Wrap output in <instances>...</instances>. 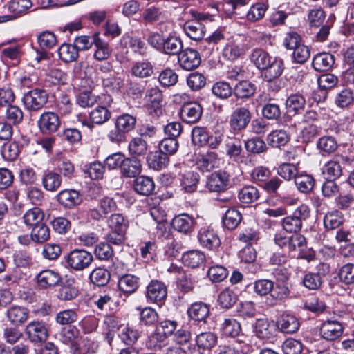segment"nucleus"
<instances>
[{
  "mask_svg": "<svg viewBox=\"0 0 354 354\" xmlns=\"http://www.w3.org/2000/svg\"><path fill=\"white\" fill-rule=\"evenodd\" d=\"M111 231L106 235V240L111 244L121 245L124 240L128 222L120 214H113L108 220Z\"/></svg>",
  "mask_w": 354,
  "mask_h": 354,
  "instance_id": "obj_1",
  "label": "nucleus"
},
{
  "mask_svg": "<svg viewBox=\"0 0 354 354\" xmlns=\"http://www.w3.org/2000/svg\"><path fill=\"white\" fill-rule=\"evenodd\" d=\"M308 205L301 204L297 207L291 215L287 216L281 221L283 229L288 233L299 232L303 226V222L310 216Z\"/></svg>",
  "mask_w": 354,
  "mask_h": 354,
  "instance_id": "obj_2",
  "label": "nucleus"
},
{
  "mask_svg": "<svg viewBox=\"0 0 354 354\" xmlns=\"http://www.w3.org/2000/svg\"><path fill=\"white\" fill-rule=\"evenodd\" d=\"M66 266L75 271L88 268L93 261L92 254L85 250L74 249L65 257Z\"/></svg>",
  "mask_w": 354,
  "mask_h": 354,
  "instance_id": "obj_3",
  "label": "nucleus"
},
{
  "mask_svg": "<svg viewBox=\"0 0 354 354\" xmlns=\"http://www.w3.org/2000/svg\"><path fill=\"white\" fill-rule=\"evenodd\" d=\"M48 95L43 89L35 88L24 94L22 101L25 108L30 111H37L47 103Z\"/></svg>",
  "mask_w": 354,
  "mask_h": 354,
  "instance_id": "obj_4",
  "label": "nucleus"
},
{
  "mask_svg": "<svg viewBox=\"0 0 354 354\" xmlns=\"http://www.w3.org/2000/svg\"><path fill=\"white\" fill-rule=\"evenodd\" d=\"M167 296V286L160 281L153 279L146 287L145 297L148 303L162 305Z\"/></svg>",
  "mask_w": 354,
  "mask_h": 354,
  "instance_id": "obj_5",
  "label": "nucleus"
},
{
  "mask_svg": "<svg viewBox=\"0 0 354 354\" xmlns=\"http://www.w3.org/2000/svg\"><path fill=\"white\" fill-rule=\"evenodd\" d=\"M344 326L338 319L331 318L324 321L320 326L321 337L327 341L339 339L343 334Z\"/></svg>",
  "mask_w": 354,
  "mask_h": 354,
  "instance_id": "obj_6",
  "label": "nucleus"
},
{
  "mask_svg": "<svg viewBox=\"0 0 354 354\" xmlns=\"http://www.w3.org/2000/svg\"><path fill=\"white\" fill-rule=\"evenodd\" d=\"M252 118V113L248 108L240 106L235 109L230 115L229 124L234 132L245 129Z\"/></svg>",
  "mask_w": 354,
  "mask_h": 354,
  "instance_id": "obj_7",
  "label": "nucleus"
},
{
  "mask_svg": "<svg viewBox=\"0 0 354 354\" xmlns=\"http://www.w3.org/2000/svg\"><path fill=\"white\" fill-rule=\"evenodd\" d=\"M25 334L32 343H41L48 337V329L46 324L41 321L29 322L25 329Z\"/></svg>",
  "mask_w": 354,
  "mask_h": 354,
  "instance_id": "obj_8",
  "label": "nucleus"
},
{
  "mask_svg": "<svg viewBox=\"0 0 354 354\" xmlns=\"http://www.w3.org/2000/svg\"><path fill=\"white\" fill-rule=\"evenodd\" d=\"M253 332L257 338L270 340L277 335V326L272 320L265 318L258 319L254 325Z\"/></svg>",
  "mask_w": 354,
  "mask_h": 354,
  "instance_id": "obj_9",
  "label": "nucleus"
},
{
  "mask_svg": "<svg viewBox=\"0 0 354 354\" xmlns=\"http://www.w3.org/2000/svg\"><path fill=\"white\" fill-rule=\"evenodd\" d=\"M247 46L243 39L239 37L229 41L224 46L223 57L229 61H234L245 55Z\"/></svg>",
  "mask_w": 354,
  "mask_h": 354,
  "instance_id": "obj_10",
  "label": "nucleus"
},
{
  "mask_svg": "<svg viewBox=\"0 0 354 354\" xmlns=\"http://www.w3.org/2000/svg\"><path fill=\"white\" fill-rule=\"evenodd\" d=\"M59 126V118L58 115L54 112L47 111L43 113L38 120V127L44 134L56 132Z\"/></svg>",
  "mask_w": 354,
  "mask_h": 354,
  "instance_id": "obj_11",
  "label": "nucleus"
},
{
  "mask_svg": "<svg viewBox=\"0 0 354 354\" xmlns=\"http://www.w3.org/2000/svg\"><path fill=\"white\" fill-rule=\"evenodd\" d=\"M178 61L185 70L191 71L196 68L201 62L198 52L192 48H186L178 55Z\"/></svg>",
  "mask_w": 354,
  "mask_h": 354,
  "instance_id": "obj_12",
  "label": "nucleus"
},
{
  "mask_svg": "<svg viewBox=\"0 0 354 354\" xmlns=\"http://www.w3.org/2000/svg\"><path fill=\"white\" fill-rule=\"evenodd\" d=\"M30 0H12L8 4V10L10 12L9 15L1 17L2 20L0 22H5L10 19H15L24 14L32 7Z\"/></svg>",
  "mask_w": 354,
  "mask_h": 354,
  "instance_id": "obj_13",
  "label": "nucleus"
},
{
  "mask_svg": "<svg viewBox=\"0 0 354 354\" xmlns=\"http://www.w3.org/2000/svg\"><path fill=\"white\" fill-rule=\"evenodd\" d=\"M202 112V107L198 103H186L181 108L180 118L186 123H195L201 118Z\"/></svg>",
  "mask_w": 354,
  "mask_h": 354,
  "instance_id": "obj_14",
  "label": "nucleus"
},
{
  "mask_svg": "<svg viewBox=\"0 0 354 354\" xmlns=\"http://www.w3.org/2000/svg\"><path fill=\"white\" fill-rule=\"evenodd\" d=\"M229 183V175L223 171L212 174L207 178V187L211 192H219L226 189Z\"/></svg>",
  "mask_w": 354,
  "mask_h": 354,
  "instance_id": "obj_15",
  "label": "nucleus"
},
{
  "mask_svg": "<svg viewBox=\"0 0 354 354\" xmlns=\"http://www.w3.org/2000/svg\"><path fill=\"white\" fill-rule=\"evenodd\" d=\"M198 239L201 245L208 249L217 248L221 243L217 233L209 227H202L198 232Z\"/></svg>",
  "mask_w": 354,
  "mask_h": 354,
  "instance_id": "obj_16",
  "label": "nucleus"
},
{
  "mask_svg": "<svg viewBox=\"0 0 354 354\" xmlns=\"http://www.w3.org/2000/svg\"><path fill=\"white\" fill-rule=\"evenodd\" d=\"M142 171L140 161L136 158H125L120 168V174L125 178H134Z\"/></svg>",
  "mask_w": 354,
  "mask_h": 354,
  "instance_id": "obj_17",
  "label": "nucleus"
},
{
  "mask_svg": "<svg viewBox=\"0 0 354 354\" xmlns=\"http://www.w3.org/2000/svg\"><path fill=\"white\" fill-rule=\"evenodd\" d=\"M6 315L12 324L19 326L28 320L29 310L23 306H12L8 309Z\"/></svg>",
  "mask_w": 354,
  "mask_h": 354,
  "instance_id": "obj_18",
  "label": "nucleus"
},
{
  "mask_svg": "<svg viewBox=\"0 0 354 354\" xmlns=\"http://www.w3.org/2000/svg\"><path fill=\"white\" fill-rule=\"evenodd\" d=\"M139 284V277L130 274L122 275L118 282L120 290L127 295H131L135 292L138 288Z\"/></svg>",
  "mask_w": 354,
  "mask_h": 354,
  "instance_id": "obj_19",
  "label": "nucleus"
},
{
  "mask_svg": "<svg viewBox=\"0 0 354 354\" xmlns=\"http://www.w3.org/2000/svg\"><path fill=\"white\" fill-rule=\"evenodd\" d=\"M183 30L187 36L193 40L203 38L205 34V26L198 21H187L183 25Z\"/></svg>",
  "mask_w": 354,
  "mask_h": 354,
  "instance_id": "obj_20",
  "label": "nucleus"
},
{
  "mask_svg": "<svg viewBox=\"0 0 354 354\" xmlns=\"http://www.w3.org/2000/svg\"><path fill=\"white\" fill-rule=\"evenodd\" d=\"M133 189L140 195L149 196L153 192L155 183L151 178L140 176L133 181Z\"/></svg>",
  "mask_w": 354,
  "mask_h": 354,
  "instance_id": "obj_21",
  "label": "nucleus"
},
{
  "mask_svg": "<svg viewBox=\"0 0 354 354\" xmlns=\"http://www.w3.org/2000/svg\"><path fill=\"white\" fill-rule=\"evenodd\" d=\"M194 224V219L187 214L176 216L171 222V225L174 230L185 234L192 232Z\"/></svg>",
  "mask_w": 354,
  "mask_h": 354,
  "instance_id": "obj_22",
  "label": "nucleus"
},
{
  "mask_svg": "<svg viewBox=\"0 0 354 354\" xmlns=\"http://www.w3.org/2000/svg\"><path fill=\"white\" fill-rule=\"evenodd\" d=\"M187 313L192 319L205 322L209 315V307L203 302H195L189 306Z\"/></svg>",
  "mask_w": 354,
  "mask_h": 354,
  "instance_id": "obj_23",
  "label": "nucleus"
},
{
  "mask_svg": "<svg viewBox=\"0 0 354 354\" xmlns=\"http://www.w3.org/2000/svg\"><path fill=\"white\" fill-rule=\"evenodd\" d=\"M57 200L61 205L66 208H72L82 201L79 192L75 189L62 190L57 195Z\"/></svg>",
  "mask_w": 354,
  "mask_h": 354,
  "instance_id": "obj_24",
  "label": "nucleus"
},
{
  "mask_svg": "<svg viewBox=\"0 0 354 354\" xmlns=\"http://www.w3.org/2000/svg\"><path fill=\"white\" fill-rule=\"evenodd\" d=\"M277 328L284 333H294L299 330V322L296 317L290 314H284L277 321Z\"/></svg>",
  "mask_w": 354,
  "mask_h": 354,
  "instance_id": "obj_25",
  "label": "nucleus"
},
{
  "mask_svg": "<svg viewBox=\"0 0 354 354\" xmlns=\"http://www.w3.org/2000/svg\"><path fill=\"white\" fill-rule=\"evenodd\" d=\"M272 58V57L262 48H254L250 55V62L260 71L268 67Z\"/></svg>",
  "mask_w": 354,
  "mask_h": 354,
  "instance_id": "obj_26",
  "label": "nucleus"
},
{
  "mask_svg": "<svg viewBox=\"0 0 354 354\" xmlns=\"http://www.w3.org/2000/svg\"><path fill=\"white\" fill-rule=\"evenodd\" d=\"M284 70V63L281 58L272 57L265 71V77L268 80H275L280 77Z\"/></svg>",
  "mask_w": 354,
  "mask_h": 354,
  "instance_id": "obj_27",
  "label": "nucleus"
},
{
  "mask_svg": "<svg viewBox=\"0 0 354 354\" xmlns=\"http://www.w3.org/2000/svg\"><path fill=\"white\" fill-rule=\"evenodd\" d=\"M196 164L202 171H209L217 167L218 164V155L213 151L201 154L198 157Z\"/></svg>",
  "mask_w": 354,
  "mask_h": 354,
  "instance_id": "obj_28",
  "label": "nucleus"
},
{
  "mask_svg": "<svg viewBox=\"0 0 354 354\" xmlns=\"http://www.w3.org/2000/svg\"><path fill=\"white\" fill-rule=\"evenodd\" d=\"M44 213L39 207H33L27 210L22 216L24 224L29 227H34L44 222Z\"/></svg>",
  "mask_w": 354,
  "mask_h": 354,
  "instance_id": "obj_29",
  "label": "nucleus"
},
{
  "mask_svg": "<svg viewBox=\"0 0 354 354\" xmlns=\"http://www.w3.org/2000/svg\"><path fill=\"white\" fill-rule=\"evenodd\" d=\"M344 222V216L337 209L328 211L324 217V225L327 230H333L341 226Z\"/></svg>",
  "mask_w": 354,
  "mask_h": 354,
  "instance_id": "obj_30",
  "label": "nucleus"
},
{
  "mask_svg": "<svg viewBox=\"0 0 354 354\" xmlns=\"http://www.w3.org/2000/svg\"><path fill=\"white\" fill-rule=\"evenodd\" d=\"M335 63V57L330 53H322L316 55L313 59V66L317 71L330 69Z\"/></svg>",
  "mask_w": 354,
  "mask_h": 354,
  "instance_id": "obj_31",
  "label": "nucleus"
},
{
  "mask_svg": "<svg viewBox=\"0 0 354 354\" xmlns=\"http://www.w3.org/2000/svg\"><path fill=\"white\" fill-rule=\"evenodd\" d=\"M38 285L44 288L56 286L60 281L59 274L51 270L41 271L37 277Z\"/></svg>",
  "mask_w": 354,
  "mask_h": 354,
  "instance_id": "obj_32",
  "label": "nucleus"
},
{
  "mask_svg": "<svg viewBox=\"0 0 354 354\" xmlns=\"http://www.w3.org/2000/svg\"><path fill=\"white\" fill-rule=\"evenodd\" d=\"M182 259L185 266L196 268L204 263L205 256L199 250H191L184 253Z\"/></svg>",
  "mask_w": 354,
  "mask_h": 354,
  "instance_id": "obj_33",
  "label": "nucleus"
},
{
  "mask_svg": "<svg viewBox=\"0 0 354 354\" xmlns=\"http://www.w3.org/2000/svg\"><path fill=\"white\" fill-rule=\"evenodd\" d=\"M337 147V141L330 136H322L317 142V148L323 155H330L334 153Z\"/></svg>",
  "mask_w": 354,
  "mask_h": 354,
  "instance_id": "obj_34",
  "label": "nucleus"
},
{
  "mask_svg": "<svg viewBox=\"0 0 354 354\" xmlns=\"http://www.w3.org/2000/svg\"><path fill=\"white\" fill-rule=\"evenodd\" d=\"M199 183V174L196 172L189 171L180 178V186L182 189L187 193H193L197 189Z\"/></svg>",
  "mask_w": 354,
  "mask_h": 354,
  "instance_id": "obj_35",
  "label": "nucleus"
},
{
  "mask_svg": "<svg viewBox=\"0 0 354 354\" xmlns=\"http://www.w3.org/2000/svg\"><path fill=\"white\" fill-rule=\"evenodd\" d=\"M119 319L113 316H107L104 321V334L109 344H111L115 333L120 330L122 326L120 325Z\"/></svg>",
  "mask_w": 354,
  "mask_h": 354,
  "instance_id": "obj_36",
  "label": "nucleus"
},
{
  "mask_svg": "<svg viewBox=\"0 0 354 354\" xmlns=\"http://www.w3.org/2000/svg\"><path fill=\"white\" fill-rule=\"evenodd\" d=\"M183 47V41L178 37L169 35L165 39L162 52L167 55H179Z\"/></svg>",
  "mask_w": 354,
  "mask_h": 354,
  "instance_id": "obj_37",
  "label": "nucleus"
},
{
  "mask_svg": "<svg viewBox=\"0 0 354 354\" xmlns=\"http://www.w3.org/2000/svg\"><path fill=\"white\" fill-rule=\"evenodd\" d=\"M62 184V178L59 174L53 171H48L44 174L42 177L43 187L49 192H55L58 189Z\"/></svg>",
  "mask_w": 354,
  "mask_h": 354,
  "instance_id": "obj_38",
  "label": "nucleus"
},
{
  "mask_svg": "<svg viewBox=\"0 0 354 354\" xmlns=\"http://www.w3.org/2000/svg\"><path fill=\"white\" fill-rule=\"evenodd\" d=\"M322 174L327 180H335L342 175V168L339 162L335 160L327 162L322 167Z\"/></svg>",
  "mask_w": 354,
  "mask_h": 354,
  "instance_id": "obj_39",
  "label": "nucleus"
},
{
  "mask_svg": "<svg viewBox=\"0 0 354 354\" xmlns=\"http://www.w3.org/2000/svg\"><path fill=\"white\" fill-rule=\"evenodd\" d=\"M169 160V157L160 151L151 153L147 158L149 167L157 171L165 168L168 165Z\"/></svg>",
  "mask_w": 354,
  "mask_h": 354,
  "instance_id": "obj_40",
  "label": "nucleus"
},
{
  "mask_svg": "<svg viewBox=\"0 0 354 354\" xmlns=\"http://www.w3.org/2000/svg\"><path fill=\"white\" fill-rule=\"evenodd\" d=\"M241 220V214L237 209L230 208L226 211L224 216L223 217L222 222L225 227L232 230L239 225Z\"/></svg>",
  "mask_w": 354,
  "mask_h": 354,
  "instance_id": "obj_41",
  "label": "nucleus"
},
{
  "mask_svg": "<svg viewBox=\"0 0 354 354\" xmlns=\"http://www.w3.org/2000/svg\"><path fill=\"white\" fill-rule=\"evenodd\" d=\"M255 85L249 81L239 82L234 88V93L238 98H249L255 93Z\"/></svg>",
  "mask_w": 354,
  "mask_h": 354,
  "instance_id": "obj_42",
  "label": "nucleus"
},
{
  "mask_svg": "<svg viewBox=\"0 0 354 354\" xmlns=\"http://www.w3.org/2000/svg\"><path fill=\"white\" fill-rule=\"evenodd\" d=\"M89 115L92 123L102 124L111 118V113L106 107L97 106L90 112Z\"/></svg>",
  "mask_w": 354,
  "mask_h": 354,
  "instance_id": "obj_43",
  "label": "nucleus"
},
{
  "mask_svg": "<svg viewBox=\"0 0 354 354\" xmlns=\"http://www.w3.org/2000/svg\"><path fill=\"white\" fill-rule=\"evenodd\" d=\"M290 140L288 134L284 130H274L268 135L267 142L272 147L284 146Z\"/></svg>",
  "mask_w": 354,
  "mask_h": 354,
  "instance_id": "obj_44",
  "label": "nucleus"
},
{
  "mask_svg": "<svg viewBox=\"0 0 354 354\" xmlns=\"http://www.w3.org/2000/svg\"><path fill=\"white\" fill-rule=\"evenodd\" d=\"M168 340L164 335H161L156 330L151 333L146 341V346L151 350L159 351L167 345Z\"/></svg>",
  "mask_w": 354,
  "mask_h": 354,
  "instance_id": "obj_45",
  "label": "nucleus"
},
{
  "mask_svg": "<svg viewBox=\"0 0 354 354\" xmlns=\"http://www.w3.org/2000/svg\"><path fill=\"white\" fill-rule=\"evenodd\" d=\"M121 45L124 48H129L136 53L142 54L145 48V44L138 37L124 35L120 41Z\"/></svg>",
  "mask_w": 354,
  "mask_h": 354,
  "instance_id": "obj_46",
  "label": "nucleus"
},
{
  "mask_svg": "<svg viewBox=\"0 0 354 354\" xmlns=\"http://www.w3.org/2000/svg\"><path fill=\"white\" fill-rule=\"evenodd\" d=\"M221 330L223 335L226 337H236L241 332L240 324L232 318L225 319L221 324Z\"/></svg>",
  "mask_w": 354,
  "mask_h": 354,
  "instance_id": "obj_47",
  "label": "nucleus"
},
{
  "mask_svg": "<svg viewBox=\"0 0 354 354\" xmlns=\"http://www.w3.org/2000/svg\"><path fill=\"white\" fill-rule=\"evenodd\" d=\"M258 189L254 186L243 187L238 194L239 200L245 204L252 203L259 198Z\"/></svg>",
  "mask_w": 354,
  "mask_h": 354,
  "instance_id": "obj_48",
  "label": "nucleus"
},
{
  "mask_svg": "<svg viewBox=\"0 0 354 354\" xmlns=\"http://www.w3.org/2000/svg\"><path fill=\"white\" fill-rule=\"evenodd\" d=\"M297 189L302 193H308L313 190L315 185L313 177L309 174H297L295 179Z\"/></svg>",
  "mask_w": 354,
  "mask_h": 354,
  "instance_id": "obj_49",
  "label": "nucleus"
},
{
  "mask_svg": "<svg viewBox=\"0 0 354 354\" xmlns=\"http://www.w3.org/2000/svg\"><path fill=\"white\" fill-rule=\"evenodd\" d=\"M58 54L60 59L64 62L75 61L79 56L78 50L75 45L69 44H63L59 48Z\"/></svg>",
  "mask_w": 354,
  "mask_h": 354,
  "instance_id": "obj_50",
  "label": "nucleus"
},
{
  "mask_svg": "<svg viewBox=\"0 0 354 354\" xmlns=\"http://www.w3.org/2000/svg\"><path fill=\"white\" fill-rule=\"evenodd\" d=\"M50 229L43 222L32 227L31 231V239L37 243H44L50 238Z\"/></svg>",
  "mask_w": 354,
  "mask_h": 354,
  "instance_id": "obj_51",
  "label": "nucleus"
},
{
  "mask_svg": "<svg viewBox=\"0 0 354 354\" xmlns=\"http://www.w3.org/2000/svg\"><path fill=\"white\" fill-rule=\"evenodd\" d=\"M95 50L93 57L98 61L106 60L111 55V49L107 42L102 40L100 37L94 44Z\"/></svg>",
  "mask_w": 354,
  "mask_h": 354,
  "instance_id": "obj_52",
  "label": "nucleus"
},
{
  "mask_svg": "<svg viewBox=\"0 0 354 354\" xmlns=\"http://www.w3.org/2000/svg\"><path fill=\"white\" fill-rule=\"evenodd\" d=\"M131 72L133 75L136 77L145 78L152 75L153 68L149 62H138L133 65Z\"/></svg>",
  "mask_w": 354,
  "mask_h": 354,
  "instance_id": "obj_53",
  "label": "nucleus"
},
{
  "mask_svg": "<svg viewBox=\"0 0 354 354\" xmlns=\"http://www.w3.org/2000/svg\"><path fill=\"white\" fill-rule=\"evenodd\" d=\"M140 310V322L142 325L151 326L158 320V313L151 307L138 308Z\"/></svg>",
  "mask_w": 354,
  "mask_h": 354,
  "instance_id": "obj_54",
  "label": "nucleus"
},
{
  "mask_svg": "<svg viewBox=\"0 0 354 354\" xmlns=\"http://www.w3.org/2000/svg\"><path fill=\"white\" fill-rule=\"evenodd\" d=\"M80 331L74 326H68L62 329L59 333V339L64 344L68 345L79 337Z\"/></svg>",
  "mask_w": 354,
  "mask_h": 354,
  "instance_id": "obj_55",
  "label": "nucleus"
},
{
  "mask_svg": "<svg viewBox=\"0 0 354 354\" xmlns=\"http://www.w3.org/2000/svg\"><path fill=\"white\" fill-rule=\"evenodd\" d=\"M268 7V5L265 3H257L254 4L250 8L247 12V19L252 22L261 19L264 17Z\"/></svg>",
  "mask_w": 354,
  "mask_h": 354,
  "instance_id": "obj_56",
  "label": "nucleus"
},
{
  "mask_svg": "<svg viewBox=\"0 0 354 354\" xmlns=\"http://www.w3.org/2000/svg\"><path fill=\"white\" fill-rule=\"evenodd\" d=\"M217 342V337L211 332L201 333L196 337V342L198 348L209 349L213 347Z\"/></svg>",
  "mask_w": 354,
  "mask_h": 354,
  "instance_id": "obj_57",
  "label": "nucleus"
},
{
  "mask_svg": "<svg viewBox=\"0 0 354 354\" xmlns=\"http://www.w3.org/2000/svg\"><path fill=\"white\" fill-rule=\"evenodd\" d=\"M136 119L130 114H122L118 116L115 122V125L119 127L125 133L131 131L136 125Z\"/></svg>",
  "mask_w": 354,
  "mask_h": 354,
  "instance_id": "obj_58",
  "label": "nucleus"
},
{
  "mask_svg": "<svg viewBox=\"0 0 354 354\" xmlns=\"http://www.w3.org/2000/svg\"><path fill=\"white\" fill-rule=\"evenodd\" d=\"M306 104L305 98L299 94L290 95L286 100V106L288 111L297 113L304 109Z\"/></svg>",
  "mask_w": 354,
  "mask_h": 354,
  "instance_id": "obj_59",
  "label": "nucleus"
},
{
  "mask_svg": "<svg viewBox=\"0 0 354 354\" xmlns=\"http://www.w3.org/2000/svg\"><path fill=\"white\" fill-rule=\"evenodd\" d=\"M99 38L98 33L94 34L93 36H87V35H81L77 37L75 40L73 44L77 49V50H87L91 48L93 45H94Z\"/></svg>",
  "mask_w": 354,
  "mask_h": 354,
  "instance_id": "obj_60",
  "label": "nucleus"
},
{
  "mask_svg": "<svg viewBox=\"0 0 354 354\" xmlns=\"http://www.w3.org/2000/svg\"><path fill=\"white\" fill-rule=\"evenodd\" d=\"M90 279L95 285L103 286L109 281L110 274L106 269L97 268L90 274Z\"/></svg>",
  "mask_w": 354,
  "mask_h": 354,
  "instance_id": "obj_61",
  "label": "nucleus"
},
{
  "mask_svg": "<svg viewBox=\"0 0 354 354\" xmlns=\"http://www.w3.org/2000/svg\"><path fill=\"white\" fill-rule=\"evenodd\" d=\"M128 148L131 155L142 156L147 153V144L142 138L136 137L129 142Z\"/></svg>",
  "mask_w": 354,
  "mask_h": 354,
  "instance_id": "obj_62",
  "label": "nucleus"
},
{
  "mask_svg": "<svg viewBox=\"0 0 354 354\" xmlns=\"http://www.w3.org/2000/svg\"><path fill=\"white\" fill-rule=\"evenodd\" d=\"M236 301V294L229 288H225L220 292L218 297V304L223 308H231Z\"/></svg>",
  "mask_w": 354,
  "mask_h": 354,
  "instance_id": "obj_63",
  "label": "nucleus"
},
{
  "mask_svg": "<svg viewBox=\"0 0 354 354\" xmlns=\"http://www.w3.org/2000/svg\"><path fill=\"white\" fill-rule=\"evenodd\" d=\"M98 348L97 342L87 337L83 338L75 350L76 354H93Z\"/></svg>",
  "mask_w": 354,
  "mask_h": 354,
  "instance_id": "obj_64",
  "label": "nucleus"
}]
</instances>
